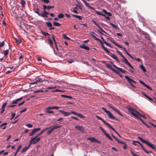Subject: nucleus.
<instances>
[{
	"label": "nucleus",
	"instance_id": "obj_27",
	"mask_svg": "<svg viewBox=\"0 0 156 156\" xmlns=\"http://www.w3.org/2000/svg\"><path fill=\"white\" fill-rule=\"evenodd\" d=\"M140 68L143 70L144 72H146V70L143 65H140Z\"/></svg>",
	"mask_w": 156,
	"mask_h": 156
},
{
	"label": "nucleus",
	"instance_id": "obj_62",
	"mask_svg": "<svg viewBox=\"0 0 156 156\" xmlns=\"http://www.w3.org/2000/svg\"><path fill=\"white\" fill-rule=\"evenodd\" d=\"M117 53L119 54V55L120 56L122 57V56H123V55L121 53L120 51H119L118 50H117Z\"/></svg>",
	"mask_w": 156,
	"mask_h": 156
},
{
	"label": "nucleus",
	"instance_id": "obj_33",
	"mask_svg": "<svg viewBox=\"0 0 156 156\" xmlns=\"http://www.w3.org/2000/svg\"><path fill=\"white\" fill-rule=\"evenodd\" d=\"M141 147L142 148V149H143V150L147 154H150V153H151V151H147L146 149H145L144 147L142 145L141 146Z\"/></svg>",
	"mask_w": 156,
	"mask_h": 156
},
{
	"label": "nucleus",
	"instance_id": "obj_64",
	"mask_svg": "<svg viewBox=\"0 0 156 156\" xmlns=\"http://www.w3.org/2000/svg\"><path fill=\"white\" fill-rule=\"evenodd\" d=\"M54 7L53 6H47V9L48 10L50 9L51 8H54Z\"/></svg>",
	"mask_w": 156,
	"mask_h": 156
},
{
	"label": "nucleus",
	"instance_id": "obj_54",
	"mask_svg": "<svg viewBox=\"0 0 156 156\" xmlns=\"http://www.w3.org/2000/svg\"><path fill=\"white\" fill-rule=\"evenodd\" d=\"M42 2H44L46 4H48L49 2L50 1L49 0H41Z\"/></svg>",
	"mask_w": 156,
	"mask_h": 156
},
{
	"label": "nucleus",
	"instance_id": "obj_25",
	"mask_svg": "<svg viewBox=\"0 0 156 156\" xmlns=\"http://www.w3.org/2000/svg\"><path fill=\"white\" fill-rule=\"evenodd\" d=\"M48 128H45L44 130L41 131L40 133H39L37 135V136H38V137L39 136H40L41 134H42L45 131L47 130L48 129Z\"/></svg>",
	"mask_w": 156,
	"mask_h": 156
},
{
	"label": "nucleus",
	"instance_id": "obj_11",
	"mask_svg": "<svg viewBox=\"0 0 156 156\" xmlns=\"http://www.w3.org/2000/svg\"><path fill=\"white\" fill-rule=\"evenodd\" d=\"M23 97H21L18 98L16 100L12 101V104L16 105V104L18 103V102L20 101L21 100L23 99Z\"/></svg>",
	"mask_w": 156,
	"mask_h": 156
},
{
	"label": "nucleus",
	"instance_id": "obj_42",
	"mask_svg": "<svg viewBox=\"0 0 156 156\" xmlns=\"http://www.w3.org/2000/svg\"><path fill=\"white\" fill-rule=\"evenodd\" d=\"M64 17V15L62 13H60L58 15V17L59 19H61Z\"/></svg>",
	"mask_w": 156,
	"mask_h": 156
},
{
	"label": "nucleus",
	"instance_id": "obj_48",
	"mask_svg": "<svg viewBox=\"0 0 156 156\" xmlns=\"http://www.w3.org/2000/svg\"><path fill=\"white\" fill-rule=\"evenodd\" d=\"M9 52V50H5L4 53V55L5 56H6L8 53Z\"/></svg>",
	"mask_w": 156,
	"mask_h": 156
},
{
	"label": "nucleus",
	"instance_id": "obj_45",
	"mask_svg": "<svg viewBox=\"0 0 156 156\" xmlns=\"http://www.w3.org/2000/svg\"><path fill=\"white\" fill-rule=\"evenodd\" d=\"M25 4V2L24 0H21V4L22 5V7H24Z\"/></svg>",
	"mask_w": 156,
	"mask_h": 156
},
{
	"label": "nucleus",
	"instance_id": "obj_13",
	"mask_svg": "<svg viewBox=\"0 0 156 156\" xmlns=\"http://www.w3.org/2000/svg\"><path fill=\"white\" fill-rule=\"evenodd\" d=\"M109 55L113 59H115L117 62H119V59L117 58L116 56L113 55L112 53H110L109 54Z\"/></svg>",
	"mask_w": 156,
	"mask_h": 156
},
{
	"label": "nucleus",
	"instance_id": "obj_52",
	"mask_svg": "<svg viewBox=\"0 0 156 156\" xmlns=\"http://www.w3.org/2000/svg\"><path fill=\"white\" fill-rule=\"evenodd\" d=\"M42 34L45 36H48L50 35L47 32H43Z\"/></svg>",
	"mask_w": 156,
	"mask_h": 156
},
{
	"label": "nucleus",
	"instance_id": "obj_63",
	"mask_svg": "<svg viewBox=\"0 0 156 156\" xmlns=\"http://www.w3.org/2000/svg\"><path fill=\"white\" fill-rule=\"evenodd\" d=\"M26 110H27V108H24L23 109H22V110H21L20 111V113H23V112L26 111Z\"/></svg>",
	"mask_w": 156,
	"mask_h": 156
},
{
	"label": "nucleus",
	"instance_id": "obj_39",
	"mask_svg": "<svg viewBox=\"0 0 156 156\" xmlns=\"http://www.w3.org/2000/svg\"><path fill=\"white\" fill-rule=\"evenodd\" d=\"M49 107L51 109H58L60 108L58 106Z\"/></svg>",
	"mask_w": 156,
	"mask_h": 156
},
{
	"label": "nucleus",
	"instance_id": "obj_35",
	"mask_svg": "<svg viewBox=\"0 0 156 156\" xmlns=\"http://www.w3.org/2000/svg\"><path fill=\"white\" fill-rule=\"evenodd\" d=\"M61 96L63 98H69L71 99L72 98V97L70 96H68L64 94H62L61 95Z\"/></svg>",
	"mask_w": 156,
	"mask_h": 156
},
{
	"label": "nucleus",
	"instance_id": "obj_50",
	"mask_svg": "<svg viewBox=\"0 0 156 156\" xmlns=\"http://www.w3.org/2000/svg\"><path fill=\"white\" fill-rule=\"evenodd\" d=\"M118 143L119 144H124V142L122 141H120L118 139H117L116 140Z\"/></svg>",
	"mask_w": 156,
	"mask_h": 156
},
{
	"label": "nucleus",
	"instance_id": "obj_56",
	"mask_svg": "<svg viewBox=\"0 0 156 156\" xmlns=\"http://www.w3.org/2000/svg\"><path fill=\"white\" fill-rule=\"evenodd\" d=\"M5 44L4 41H3L0 43V48L3 47Z\"/></svg>",
	"mask_w": 156,
	"mask_h": 156
},
{
	"label": "nucleus",
	"instance_id": "obj_58",
	"mask_svg": "<svg viewBox=\"0 0 156 156\" xmlns=\"http://www.w3.org/2000/svg\"><path fill=\"white\" fill-rule=\"evenodd\" d=\"M37 11H35V12L37 14L38 16H39L40 13L39 12H38V11H39V9L38 8H37Z\"/></svg>",
	"mask_w": 156,
	"mask_h": 156
},
{
	"label": "nucleus",
	"instance_id": "obj_34",
	"mask_svg": "<svg viewBox=\"0 0 156 156\" xmlns=\"http://www.w3.org/2000/svg\"><path fill=\"white\" fill-rule=\"evenodd\" d=\"M73 16L79 20L82 19V17L80 16L77 15H76L73 14Z\"/></svg>",
	"mask_w": 156,
	"mask_h": 156
},
{
	"label": "nucleus",
	"instance_id": "obj_43",
	"mask_svg": "<svg viewBox=\"0 0 156 156\" xmlns=\"http://www.w3.org/2000/svg\"><path fill=\"white\" fill-rule=\"evenodd\" d=\"M62 36H63V37L65 39H66L68 40H69L70 39V38H69V37H67L66 36V35L65 34H63L62 35Z\"/></svg>",
	"mask_w": 156,
	"mask_h": 156
},
{
	"label": "nucleus",
	"instance_id": "obj_17",
	"mask_svg": "<svg viewBox=\"0 0 156 156\" xmlns=\"http://www.w3.org/2000/svg\"><path fill=\"white\" fill-rule=\"evenodd\" d=\"M47 128H48V130L49 129L47 132V133L48 134H50L54 130L52 126Z\"/></svg>",
	"mask_w": 156,
	"mask_h": 156
},
{
	"label": "nucleus",
	"instance_id": "obj_49",
	"mask_svg": "<svg viewBox=\"0 0 156 156\" xmlns=\"http://www.w3.org/2000/svg\"><path fill=\"white\" fill-rule=\"evenodd\" d=\"M77 116L80 117L81 118H84V117L83 115L81 114H77Z\"/></svg>",
	"mask_w": 156,
	"mask_h": 156
},
{
	"label": "nucleus",
	"instance_id": "obj_2",
	"mask_svg": "<svg viewBox=\"0 0 156 156\" xmlns=\"http://www.w3.org/2000/svg\"><path fill=\"white\" fill-rule=\"evenodd\" d=\"M102 109L104 110L105 112L107 114L108 117L110 119L114 120H115L119 121L118 119L116 118L115 116L113 115L109 111L106 110L105 108L104 107H102Z\"/></svg>",
	"mask_w": 156,
	"mask_h": 156
},
{
	"label": "nucleus",
	"instance_id": "obj_55",
	"mask_svg": "<svg viewBox=\"0 0 156 156\" xmlns=\"http://www.w3.org/2000/svg\"><path fill=\"white\" fill-rule=\"evenodd\" d=\"M29 128H32L33 127V126L32 124L30 123L27 124L26 125Z\"/></svg>",
	"mask_w": 156,
	"mask_h": 156
},
{
	"label": "nucleus",
	"instance_id": "obj_59",
	"mask_svg": "<svg viewBox=\"0 0 156 156\" xmlns=\"http://www.w3.org/2000/svg\"><path fill=\"white\" fill-rule=\"evenodd\" d=\"M123 144V149L125 150L127 148V146L126 144L124 143V144Z\"/></svg>",
	"mask_w": 156,
	"mask_h": 156
},
{
	"label": "nucleus",
	"instance_id": "obj_14",
	"mask_svg": "<svg viewBox=\"0 0 156 156\" xmlns=\"http://www.w3.org/2000/svg\"><path fill=\"white\" fill-rule=\"evenodd\" d=\"M7 124V123L6 122L3 123L0 125V128H2L3 130H4L6 129Z\"/></svg>",
	"mask_w": 156,
	"mask_h": 156
},
{
	"label": "nucleus",
	"instance_id": "obj_15",
	"mask_svg": "<svg viewBox=\"0 0 156 156\" xmlns=\"http://www.w3.org/2000/svg\"><path fill=\"white\" fill-rule=\"evenodd\" d=\"M80 46L81 48L84 49L86 50H90V48L89 47L85 46L84 44H82V45H80Z\"/></svg>",
	"mask_w": 156,
	"mask_h": 156
},
{
	"label": "nucleus",
	"instance_id": "obj_12",
	"mask_svg": "<svg viewBox=\"0 0 156 156\" xmlns=\"http://www.w3.org/2000/svg\"><path fill=\"white\" fill-rule=\"evenodd\" d=\"M139 82L141 84H142L144 86L147 87V89L151 90H152V89L149 86L146 84L144 82H143L142 81L140 80H139Z\"/></svg>",
	"mask_w": 156,
	"mask_h": 156
},
{
	"label": "nucleus",
	"instance_id": "obj_5",
	"mask_svg": "<svg viewBox=\"0 0 156 156\" xmlns=\"http://www.w3.org/2000/svg\"><path fill=\"white\" fill-rule=\"evenodd\" d=\"M122 56V57L123 58L122 61L132 69H134L133 67L131 65L130 63L128 62L127 59L123 56Z\"/></svg>",
	"mask_w": 156,
	"mask_h": 156
},
{
	"label": "nucleus",
	"instance_id": "obj_38",
	"mask_svg": "<svg viewBox=\"0 0 156 156\" xmlns=\"http://www.w3.org/2000/svg\"><path fill=\"white\" fill-rule=\"evenodd\" d=\"M106 66L107 68L109 69H112V70H114V69L110 65L108 64H106Z\"/></svg>",
	"mask_w": 156,
	"mask_h": 156
},
{
	"label": "nucleus",
	"instance_id": "obj_51",
	"mask_svg": "<svg viewBox=\"0 0 156 156\" xmlns=\"http://www.w3.org/2000/svg\"><path fill=\"white\" fill-rule=\"evenodd\" d=\"M48 43L50 44V46L51 47H52L51 45H52L53 44V42L50 39H48Z\"/></svg>",
	"mask_w": 156,
	"mask_h": 156
},
{
	"label": "nucleus",
	"instance_id": "obj_60",
	"mask_svg": "<svg viewBox=\"0 0 156 156\" xmlns=\"http://www.w3.org/2000/svg\"><path fill=\"white\" fill-rule=\"evenodd\" d=\"M42 6L43 7V9L44 10H45L46 9H47V6H46L45 5H44Z\"/></svg>",
	"mask_w": 156,
	"mask_h": 156
},
{
	"label": "nucleus",
	"instance_id": "obj_24",
	"mask_svg": "<svg viewBox=\"0 0 156 156\" xmlns=\"http://www.w3.org/2000/svg\"><path fill=\"white\" fill-rule=\"evenodd\" d=\"M92 22L97 26L101 30V31H102L105 32L103 30V29H102V28H101L100 27V26L96 23V22H95V21H94V20H93L92 21Z\"/></svg>",
	"mask_w": 156,
	"mask_h": 156
},
{
	"label": "nucleus",
	"instance_id": "obj_19",
	"mask_svg": "<svg viewBox=\"0 0 156 156\" xmlns=\"http://www.w3.org/2000/svg\"><path fill=\"white\" fill-rule=\"evenodd\" d=\"M42 81L41 80V79H39L38 80H36L34 82L31 83H30V84H36L38 82H42Z\"/></svg>",
	"mask_w": 156,
	"mask_h": 156
},
{
	"label": "nucleus",
	"instance_id": "obj_1",
	"mask_svg": "<svg viewBox=\"0 0 156 156\" xmlns=\"http://www.w3.org/2000/svg\"><path fill=\"white\" fill-rule=\"evenodd\" d=\"M129 112L134 115L135 117L140 119L142 117H143L144 118H146L144 116L141 115L140 113L138 112L137 111L134 110L131 107H129L127 108Z\"/></svg>",
	"mask_w": 156,
	"mask_h": 156
},
{
	"label": "nucleus",
	"instance_id": "obj_41",
	"mask_svg": "<svg viewBox=\"0 0 156 156\" xmlns=\"http://www.w3.org/2000/svg\"><path fill=\"white\" fill-rule=\"evenodd\" d=\"M62 125L59 126H52L53 127V129H55L60 128L61 127H62Z\"/></svg>",
	"mask_w": 156,
	"mask_h": 156
},
{
	"label": "nucleus",
	"instance_id": "obj_18",
	"mask_svg": "<svg viewBox=\"0 0 156 156\" xmlns=\"http://www.w3.org/2000/svg\"><path fill=\"white\" fill-rule=\"evenodd\" d=\"M90 34L93 37H94V38L96 40H98L99 41H100L101 42V40H100V39H98V38L97 37H96V36H95V35H96V34L94 32H92L91 33H90Z\"/></svg>",
	"mask_w": 156,
	"mask_h": 156
},
{
	"label": "nucleus",
	"instance_id": "obj_21",
	"mask_svg": "<svg viewBox=\"0 0 156 156\" xmlns=\"http://www.w3.org/2000/svg\"><path fill=\"white\" fill-rule=\"evenodd\" d=\"M96 118H97L98 119L101 120V121H102L103 123L105 124L106 125L107 123H108V122H106L104 119H103L102 118H101V117L98 116H96Z\"/></svg>",
	"mask_w": 156,
	"mask_h": 156
},
{
	"label": "nucleus",
	"instance_id": "obj_23",
	"mask_svg": "<svg viewBox=\"0 0 156 156\" xmlns=\"http://www.w3.org/2000/svg\"><path fill=\"white\" fill-rule=\"evenodd\" d=\"M84 3H85V5L87 6L88 7L90 8L91 9H92L93 10H94V9L91 6H90V5H89L88 3L85 0H82Z\"/></svg>",
	"mask_w": 156,
	"mask_h": 156
},
{
	"label": "nucleus",
	"instance_id": "obj_44",
	"mask_svg": "<svg viewBox=\"0 0 156 156\" xmlns=\"http://www.w3.org/2000/svg\"><path fill=\"white\" fill-rule=\"evenodd\" d=\"M47 26L49 27H51L52 26V25L51 23L50 22H48L46 23Z\"/></svg>",
	"mask_w": 156,
	"mask_h": 156
},
{
	"label": "nucleus",
	"instance_id": "obj_32",
	"mask_svg": "<svg viewBox=\"0 0 156 156\" xmlns=\"http://www.w3.org/2000/svg\"><path fill=\"white\" fill-rule=\"evenodd\" d=\"M104 134H105L106 136L108 138H109L110 140H111V141L113 140L112 139L110 136L106 132H105Z\"/></svg>",
	"mask_w": 156,
	"mask_h": 156
},
{
	"label": "nucleus",
	"instance_id": "obj_3",
	"mask_svg": "<svg viewBox=\"0 0 156 156\" xmlns=\"http://www.w3.org/2000/svg\"><path fill=\"white\" fill-rule=\"evenodd\" d=\"M38 137V136L36 135L34 137L32 138L30 141L29 144L30 145L31 144H34L38 142L40 140L41 138Z\"/></svg>",
	"mask_w": 156,
	"mask_h": 156
},
{
	"label": "nucleus",
	"instance_id": "obj_57",
	"mask_svg": "<svg viewBox=\"0 0 156 156\" xmlns=\"http://www.w3.org/2000/svg\"><path fill=\"white\" fill-rule=\"evenodd\" d=\"M7 103H4L3 104L2 106V109L4 108L7 105Z\"/></svg>",
	"mask_w": 156,
	"mask_h": 156
},
{
	"label": "nucleus",
	"instance_id": "obj_37",
	"mask_svg": "<svg viewBox=\"0 0 156 156\" xmlns=\"http://www.w3.org/2000/svg\"><path fill=\"white\" fill-rule=\"evenodd\" d=\"M106 125L107 126L110 127V128H111L114 132L115 131V129L114 128H113L109 123H107Z\"/></svg>",
	"mask_w": 156,
	"mask_h": 156
},
{
	"label": "nucleus",
	"instance_id": "obj_26",
	"mask_svg": "<svg viewBox=\"0 0 156 156\" xmlns=\"http://www.w3.org/2000/svg\"><path fill=\"white\" fill-rule=\"evenodd\" d=\"M21 147L22 146L21 145H20L19 146L14 156H16V154H17V153H18V152H19V150Z\"/></svg>",
	"mask_w": 156,
	"mask_h": 156
},
{
	"label": "nucleus",
	"instance_id": "obj_9",
	"mask_svg": "<svg viewBox=\"0 0 156 156\" xmlns=\"http://www.w3.org/2000/svg\"><path fill=\"white\" fill-rule=\"evenodd\" d=\"M125 78L130 84L132 83H136V82L135 81L131 79L127 76H125Z\"/></svg>",
	"mask_w": 156,
	"mask_h": 156
},
{
	"label": "nucleus",
	"instance_id": "obj_10",
	"mask_svg": "<svg viewBox=\"0 0 156 156\" xmlns=\"http://www.w3.org/2000/svg\"><path fill=\"white\" fill-rule=\"evenodd\" d=\"M75 128L81 132H83L84 131V129L83 127L81 126H75Z\"/></svg>",
	"mask_w": 156,
	"mask_h": 156
},
{
	"label": "nucleus",
	"instance_id": "obj_28",
	"mask_svg": "<svg viewBox=\"0 0 156 156\" xmlns=\"http://www.w3.org/2000/svg\"><path fill=\"white\" fill-rule=\"evenodd\" d=\"M102 11L109 16H112V14L110 12H107L105 9H103Z\"/></svg>",
	"mask_w": 156,
	"mask_h": 156
},
{
	"label": "nucleus",
	"instance_id": "obj_46",
	"mask_svg": "<svg viewBox=\"0 0 156 156\" xmlns=\"http://www.w3.org/2000/svg\"><path fill=\"white\" fill-rule=\"evenodd\" d=\"M44 92V91L43 90H37L34 91V93H39V92Z\"/></svg>",
	"mask_w": 156,
	"mask_h": 156
},
{
	"label": "nucleus",
	"instance_id": "obj_40",
	"mask_svg": "<svg viewBox=\"0 0 156 156\" xmlns=\"http://www.w3.org/2000/svg\"><path fill=\"white\" fill-rule=\"evenodd\" d=\"M53 24L55 26H59L61 25V24H60L56 22H54Z\"/></svg>",
	"mask_w": 156,
	"mask_h": 156
},
{
	"label": "nucleus",
	"instance_id": "obj_4",
	"mask_svg": "<svg viewBox=\"0 0 156 156\" xmlns=\"http://www.w3.org/2000/svg\"><path fill=\"white\" fill-rule=\"evenodd\" d=\"M138 138L143 143H145L148 145L151 148L153 149H155V146L154 144H150L148 142L143 140L142 138L140 137H138Z\"/></svg>",
	"mask_w": 156,
	"mask_h": 156
},
{
	"label": "nucleus",
	"instance_id": "obj_47",
	"mask_svg": "<svg viewBox=\"0 0 156 156\" xmlns=\"http://www.w3.org/2000/svg\"><path fill=\"white\" fill-rule=\"evenodd\" d=\"M15 40L16 41V42L18 44H20L21 43V41L20 39H18L17 38H15Z\"/></svg>",
	"mask_w": 156,
	"mask_h": 156
},
{
	"label": "nucleus",
	"instance_id": "obj_53",
	"mask_svg": "<svg viewBox=\"0 0 156 156\" xmlns=\"http://www.w3.org/2000/svg\"><path fill=\"white\" fill-rule=\"evenodd\" d=\"M104 41V43L105 44L107 45L109 47H110V48L111 47V46L107 42L105 41Z\"/></svg>",
	"mask_w": 156,
	"mask_h": 156
},
{
	"label": "nucleus",
	"instance_id": "obj_36",
	"mask_svg": "<svg viewBox=\"0 0 156 156\" xmlns=\"http://www.w3.org/2000/svg\"><path fill=\"white\" fill-rule=\"evenodd\" d=\"M110 25L112 26L113 27L116 29H118V26L115 25L112 23H110Z\"/></svg>",
	"mask_w": 156,
	"mask_h": 156
},
{
	"label": "nucleus",
	"instance_id": "obj_29",
	"mask_svg": "<svg viewBox=\"0 0 156 156\" xmlns=\"http://www.w3.org/2000/svg\"><path fill=\"white\" fill-rule=\"evenodd\" d=\"M113 66L115 68L119 69L120 71L123 73H124V70H123L122 68H119L115 65H113Z\"/></svg>",
	"mask_w": 156,
	"mask_h": 156
},
{
	"label": "nucleus",
	"instance_id": "obj_20",
	"mask_svg": "<svg viewBox=\"0 0 156 156\" xmlns=\"http://www.w3.org/2000/svg\"><path fill=\"white\" fill-rule=\"evenodd\" d=\"M101 47L104 49V50L105 51V52L108 54H110V51L108 49L106 48L103 44L101 45Z\"/></svg>",
	"mask_w": 156,
	"mask_h": 156
},
{
	"label": "nucleus",
	"instance_id": "obj_6",
	"mask_svg": "<svg viewBox=\"0 0 156 156\" xmlns=\"http://www.w3.org/2000/svg\"><path fill=\"white\" fill-rule=\"evenodd\" d=\"M87 140L92 142H95L98 144H100L101 143L99 141L93 137H88L87 138Z\"/></svg>",
	"mask_w": 156,
	"mask_h": 156
},
{
	"label": "nucleus",
	"instance_id": "obj_16",
	"mask_svg": "<svg viewBox=\"0 0 156 156\" xmlns=\"http://www.w3.org/2000/svg\"><path fill=\"white\" fill-rule=\"evenodd\" d=\"M30 146V145L29 144V145L28 146L24 147L23 148L21 151V153H23L26 152L29 149Z\"/></svg>",
	"mask_w": 156,
	"mask_h": 156
},
{
	"label": "nucleus",
	"instance_id": "obj_61",
	"mask_svg": "<svg viewBox=\"0 0 156 156\" xmlns=\"http://www.w3.org/2000/svg\"><path fill=\"white\" fill-rule=\"evenodd\" d=\"M113 43L115 45H116V46H118V47L121 48H122V47H121V46L119 45H118V44H117L115 42H114L113 41Z\"/></svg>",
	"mask_w": 156,
	"mask_h": 156
},
{
	"label": "nucleus",
	"instance_id": "obj_22",
	"mask_svg": "<svg viewBox=\"0 0 156 156\" xmlns=\"http://www.w3.org/2000/svg\"><path fill=\"white\" fill-rule=\"evenodd\" d=\"M52 38L53 41H54V43L55 44L56 49L58 50L59 49H60V47H59V48L57 46L56 43L55 41L54 37L53 35H52Z\"/></svg>",
	"mask_w": 156,
	"mask_h": 156
},
{
	"label": "nucleus",
	"instance_id": "obj_31",
	"mask_svg": "<svg viewBox=\"0 0 156 156\" xmlns=\"http://www.w3.org/2000/svg\"><path fill=\"white\" fill-rule=\"evenodd\" d=\"M39 16H41L43 17H47L48 16L47 15H45V14L44 13V10L43 12L41 13L40 14Z\"/></svg>",
	"mask_w": 156,
	"mask_h": 156
},
{
	"label": "nucleus",
	"instance_id": "obj_8",
	"mask_svg": "<svg viewBox=\"0 0 156 156\" xmlns=\"http://www.w3.org/2000/svg\"><path fill=\"white\" fill-rule=\"evenodd\" d=\"M59 111L62 113L64 116H67L71 114V113L70 112H65L62 110H59Z\"/></svg>",
	"mask_w": 156,
	"mask_h": 156
},
{
	"label": "nucleus",
	"instance_id": "obj_7",
	"mask_svg": "<svg viewBox=\"0 0 156 156\" xmlns=\"http://www.w3.org/2000/svg\"><path fill=\"white\" fill-rule=\"evenodd\" d=\"M40 130L41 129L40 128H37L33 129L32 130V132L30 133L29 136H32L36 133L37 132Z\"/></svg>",
	"mask_w": 156,
	"mask_h": 156
},
{
	"label": "nucleus",
	"instance_id": "obj_30",
	"mask_svg": "<svg viewBox=\"0 0 156 156\" xmlns=\"http://www.w3.org/2000/svg\"><path fill=\"white\" fill-rule=\"evenodd\" d=\"M51 109L49 107H48L46 109V112L47 113H53L54 112H53L52 111H50L49 110V109Z\"/></svg>",
	"mask_w": 156,
	"mask_h": 156
}]
</instances>
